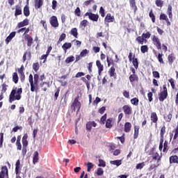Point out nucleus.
Listing matches in <instances>:
<instances>
[{
	"mask_svg": "<svg viewBox=\"0 0 178 178\" xmlns=\"http://www.w3.org/2000/svg\"><path fill=\"white\" fill-rule=\"evenodd\" d=\"M74 61V56H73L67 57L65 60V63H70Z\"/></svg>",
	"mask_w": 178,
	"mask_h": 178,
	"instance_id": "obj_45",
	"label": "nucleus"
},
{
	"mask_svg": "<svg viewBox=\"0 0 178 178\" xmlns=\"http://www.w3.org/2000/svg\"><path fill=\"white\" fill-rule=\"evenodd\" d=\"M44 5V0H35V9H40Z\"/></svg>",
	"mask_w": 178,
	"mask_h": 178,
	"instance_id": "obj_27",
	"label": "nucleus"
},
{
	"mask_svg": "<svg viewBox=\"0 0 178 178\" xmlns=\"http://www.w3.org/2000/svg\"><path fill=\"white\" fill-rule=\"evenodd\" d=\"M115 22V16L111 13H107L104 18V23L108 26L109 23H113Z\"/></svg>",
	"mask_w": 178,
	"mask_h": 178,
	"instance_id": "obj_8",
	"label": "nucleus"
},
{
	"mask_svg": "<svg viewBox=\"0 0 178 178\" xmlns=\"http://www.w3.org/2000/svg\"><path fill=\"white\" fill-rule=\"evenodd\" d=\"M3 145V133H0V148Z\"/></svg>",
	"mask_w": 178,
	"mask_h": 178,
	"instance_id": "obj_59",
	"label": "nucleus"
},
{
	"mask_svg": "<svg viewBox=\"0 0 178 178\" xmlns=\"http://www.w3.org/2000/svg\"><path fill=\"white\" fill-rule=\"evenodd\" d=\"M149 16L150 19H152V23H155V22H156L155 15L152 12V10H150V11L149 13Z\"/></svg>",
	"mask_w": 178,
	"mask_h": 178,
	"instance_id": "obj_41",
	"label": "nucleus"
},
{
	"mask_svg": "<svg viewBox=\"0 0 178 178\" xmlns=\"http://www.w3.org/2000/svg\"><path fill=\"white\" fill-rule=\"evenodd\" d=\"M24 15L26 17H29L30 16V7L28 5L24 7Z\"/></svg>",
	"mask_w": 178,
	"mask_h": 178,
	"instance_id": "obj_30",
	"label": "nucleus"
},
{
	"mask_svg": "<svg viewBox=\"0 0 178 178\" xmlns=\"http://www.w3.org/2000/svg\"><path fill=\"white\" fill-rule=\"evenodd\" d=\"M13 81L15 84H17V83H19V75H17V72H14L13 74Z\"/></svg>",
	"mask_w": 178,
	"mask_h": 178,
	"instance_id": "obj_35",
	"label": "nucleus"
},
{
	"mask_svg": "<svg viewBox=\"0 0 178 178\" xmlns=\"http://www.w3.org/2000/svg\"><path fill=\"white\" fill-rule=\"evenodd\" d=\"M168 59L169 63L170 64L173 63V60L175 59V55L173 54H169Z\"/></svg>",
	"mask_w": 178,
	"mask_h": 178,
	"instance_id": "obj_49",
	"label": "nucleus"
},
{
	"mask_svg": "<svg viewBox=\"0 0 178 178\" xmlns=\"http://www.w3.org/2000/svg\"><path fill=\"white\" fill-rule=\"evenodd\" d=\"M88 23V21H87V19H83L80 22V26L81 27H87Z\"/></svg>",
	"mask_w": 178,
	"mask_h": 178,
	"instance_id": "obj_54",
	"label": "nucleus"
},
{
	"mask_svg": "<svg viewBox=\"0 0 178 178\" xmlns=\"http://www.w3.org/2000/svg\"><path fill=\"white\" fill-rule=\"evenodd\" d=\"M49 23L51 27L54 29L59 27V22H58V17H56V16H51L49 19Z\"/></svg>",
	"mask_w": 178,
	"mask_h": 178,
	"instance_id": "obj_7",
	"label": "nucleus"
},
{
	"mask_svg": "<svg viewBox=\"0 0 178 178\" xmlns=\"http://www.w3.org/2000/svg\"><path fill=\"white\" fill-rule=\"evenodd\" d=\"M140 133V127L135 125L134 126V140L138 138V134Z\"/></svg>",
	"mask_w": 178,
	"mask_h": 178,
	"instance_id": "obj_23",
	"label": "nucleus"
},
{
	"mask_svg": "<svg viewBox=\"0 0 178 178\" xmlns=\"http://www.w3.org/2000/svg\"><path fill=\"white\" fill-rule=\"evenodd\" d=\"M166 98H168V88H166V85H163V91L159 93V101L163 102Z\"/></svg>",
	"mask_w": 178,
	"mask_h": 178,
	"instance_id": "obj_3",
	"label": "nucleus"
},
{
	"mask_svg": "<svg viewBox=\"0 0 178 178\" xmlns=\"http://www.w3.org/2000/svg\"><path fill=\"white\" fill-rule=\"evenodd\" d=\"M88 54V50H87V49H85L82 50V51L80 53V56L83 58L84 56H86Z\"/></svg>",
	"mask_w": 178,
	"mask_h": 178,
	"instance_id": "obj_56",
	"label": "nucleus"
},
{
	"mask_svg": "<svg viewBox=\"0 0 178 178\" xmlns=\"http://www.w3.org/2000/svg\"><path fill=\"white\" fill-rule=\"evenodd\" d=\"M42 91H47L49 88V82L43 81L40 84Z\"/></svg>",
	"mask_w": 178,
	"mask_h": 178,
	"instance_id": "obj_18",
	"label": "nucleus"
},
{
	"mask_svg": "<svg viewBox=\"0 0 178 178\" xmlns=\"http://www.w3.org/2000/svg\"><path fill=\"white\" fill-rule=\"evenodd\" d=\"M152 157L153 160L157 161V163H159V162H161L162 156H159V154L158 152H153L152 154Z\"/></svg>",
	"mask_w": 178,
	"mask_h": 178,
	"instance_id": "obj_16",
	"label": "nucleus"
},
{
	"mask_svg": "<svg viewBox=\"0 0 178 178\" xmlns=\"http://www.w3.org/2000/svg\"><path fill=\"white\" fill-rule=\"evenodd\" d=\"M74 15L78 17H80V16H81V10H80L79 7H77L74 10Z\"/></svg>",
	"mask_w": 178,
	"mask_h": 178,
	"instance_id": "obj_47",
	"label": "nucleus"
},
{
	"mask_svg": "<svg viewBox=\"0 0 178 178\" xmlns=\"http://www.w3.org/2000/svg\"><path fill=\"white\" fill-rule=\"evenodd\" d=\"M80 108H81V103L79 101V96H77L71 105V109L72 111H76V109L80 111Z\"/></svg>",
	"mask_w": 178,
	"mask_h": 178,
	"instance_id": "obj_4",
	"label": "nucleus"
},
{
	"mask_svg": "<svg viewBox=\"0 0 178 178\" xmlns=\"http://www.w3.org/2000/svg\"><path fill=\"white\" fill-rule=\"evenodd\" d=\"M33 70H35V72H38V69H40V63H34L33 64Z\"/></svg>",
	"mask_w": 178,
	"mask_h": 178,
	"instance_id": "obj_51",
	"label": "nucleus"
},
{
	"mask_svg": "<svg viewBox=\"0 0 178 178\" xmlns=\"http://www.w3.org/2000/svg\"><path fill=\"white\" fill-rule=\"evenodd\" d=\"M16 35V31L11 32L9 35L6 38V44L8 45L9 42L13 40L14 37Z\"/></svg>",
	"mask_w": 178,
	"mask_h": 178,
	"instance_id": "obj_14",
	"label": "nucleus"
},
{
	"mask_svg": "<svg viewBox=\"0 0 178 178\" xmlns=\"http://www.w3.org/2000/svg\"><path fill=\"white\" fill-rule=\"evenodd\" d=\"M129 5L131 8L134 9V12H137L138 8H137V4L136 3V0H129Z\"/></svg>",
	"mask_w": 178,
	"mask_h": 178,
	"instance_id": "obj_26",
	"label": "nucleus"
},
{
	"mask_svg": "<svg viewBox=\"0 0 178 178\" xmlns=\"http://www.w3.org/2000/svg\"><path fill=\"white\" fill-rule=\"evenodd\" d=\"M122 110L124 113V115H131V113H133L131 106L129 105H124V106H122Z\"/></svg>",
	"mask_w": 178,
	"mask_h": 178,
	"instance_id": "obj_11",
	"label": "nucleus"
},
{
	"mask_svg": "<svg viewBox=\"0 0 178 178\" xmlns=\"http://www.w3.org/2000/svg\"><path fill=\"white\" fill-rule=\"evenodd\" d=\"M170 163H178V156L174 155L170 156Z\"/></svg>",
	"mask_w": 178,
	"mask_h": 178,
	"instance_id": "obj_31",
	"label": "nucleus"
},
{
	"mask_svg": "<svg viewBox=\"0 0 178 178\" xmlns=\"http://www.w3.org/2000/svg\"><path fill=\"white\" fill-rule=\"evenodd\" d=\"M155 3L158 8H162L163 6V1L162 0H156Z\"/></svg>",
	"mask_w": 178,
	"mask_h": 178,
	"instance_id": "obj_44",
	"label": "nucleus"
},
{
	"mask_svg": "<svg viewBox=\"0 0 178 178\" xmlns=\"http://www.w3.org/2000/svg\"><path fill=\"white\" fill-rule=\"evenodd\" d=\"M152 41L153 44L156 46L157 49H162V44L161 43V40L158 36L153 35L152 38Z\"/></svg>",
	"mask_w": 178,
	"mask_h": 178,
	"instance_id": "obj_5",
	"label": "nucleus"
},
{
	"mask_svg": "<svg viewBox=\"0 0 178 178\" xmlns=\"http://www.w3.org/2000/svg\"><path fill=\"white\" fill-rule=\"evenodd\" d=\"M152 74H153V77H154V79H160V77H161V75L159 74L158 71H153Z\"/></svg>",
	"mask_w": 178,
	"mask_h": 178,
	"instance_id": "obj_58",
	"label": "nucleus"
},
{
	"mask_svg": "<svg viewBox=\"0 0 178 178\" xmlns=\"http://www.w3.org/2000/svg\"><path fill=\"white\" fill-rule=\"evenodd\" d=\"M98 166L99 167H102V168H105V166H106V163L105 162V161L102 160V159H99V164Z\"/></svg>",
	"mask_w": 178,
	"mask_h": 178,
	"instance_id": "obj_50",
	"label": "nucleus"
},
{
	"mask_svg": "<svg viewBox=\"0 0 178 178\" xmlns=\"http://www.w3.org/2000/svg\"><path fill=\"white\" fill-rule=\"evenodd\" d=\"M107 118L108 115L106 113L102 115V118H100V124H105V122H106Z\"/></svg>",
	"mask_w": 178,
	"mask_h": 178,
	"instance_id": "obj_38",
	"label": "nucleus"
},
{
	"mask_svg": "<svg viewBox=\"0 0 178 178\" xmlns=\"http://www.w3.org/2000/svg\"><path fill=\"white\" fill-rule=\"evenodd\" d=\"M96 65L98 69L99 76H101V74H102V72H104V65L101 63V61L99 60H97L96 61Z\"/></svg>",
	"mask_w": 178,
	"mask_h": 178,
	"instance_id": "obj_12",
	"label": "nucleus"
},
{
	"mask_svg": "<svg viewBox=\"0 0 178 178\" xmlns=\"http://www.w3.org/2000/svg\"><path fill=\"white\" fill-rule=\"evenodd\" d=\"M131 130V123L125 122L124 125V131L125 133H130Z\"/></svg>",
	"mask_w": 178,
	"mask_h": 178,
	"instance_id": "obj_20",
	"label": "nucleus"
},
{
	"mask_svg": "<svg viewBox=\"0 0 178 178\" xmlns=\"http://www.w3.org/2000/svg\"><path fill=\"white\" fill-rule=\"evenodd\" d=\"M65 38H66V33H62L60 35L58 42H62V41H63V40H65Z\"/></svg>",
	"mask_w": 178,
	"mask_h": 178,
	"instance_id": "obj_61",
	"label": "nucleus"
},
{
	"mask_svg": "<svg viewBox=\"0 0 178 178\" xmlns=\"http://www.w3.org/2000/svg\"><path fill=\"white\" fill-rule=\"evenodd\" d=\"M27 138H29V135L25 134L22 137V147H29V140H27Z\"/></svg>",
	"mask_w": 178,
	"mask_h": 178,
	"instance_id": "obj_17",
	"label": "nucleus"
},
{
	"mask_svg": "<svg viewBox=\"0 0 178 178\" xmlns=\"http://www.w3.org/2000/svg\"><path fill=\"white\" fill-rule=\"evenodd\" d=\"M33 45V37L27 39V47H31Z\"/></svg>",
	"mask_w": 178,
	"mask_h": 178,
	"instance_id": "obj_64",
	"label": "nucleus"
},
{
	"mask_svg": "<svg viewBox=\"0 0 178 178\" xmlns=\"http://www.w3.org/2000/svg\"><path fill=\"white\" fill-rule=\"evenodd\" d=\"M99 14L101 15L102 17H105V9H104V7H100L99 9Z\"/></svg>",
	"mask_w": 178,
	"mask_h": 178,
	"instance_id": "obj_63",
	"label": "nucleus"
},
{
	"mask_svg": "<svg viewBox=\"0 0 178 178\" xmlns=\"http://www.w3.org/2000/svg\"><path fill=\"white\" fill-rule=\"evenodd\" d=\"M81 81H83V83H84L88 88V90H90V83L88 80H87L86 77H81Z\"/></svg>",
	"mask_w": 178,
	"mask_h": 178,
	"instance_id": "obj_34",
	"label": "nucleus"
},
{
	"mask_svg": "<svg viewBox=\"0 0 178 178\" xmlns=\"http://www.w3.org/2000/svg\"><path fill=\"white\" fill-rule=\"evenodd\" d=\"M162 56H163V54L159 53L157 59H158L159 63H161L162 65H163L165 63V62L163 61V58H162Z\"/></svg>",
	"mask_w": 178,
	"mask_h": 178,
	"instance_id": "obj_40",
	"label": "nucleus"
},
{
	"mask_svg": "<svg viewBox=\"0 0 178 178\" xmlns=\"http://www.w3.org/2000/svg\"><path fill=\"white\" fill-rule=\"evenodd\" d=\"M39 159H40L39 154L36 151L33 153V165H35L36 163H38Z\"/></svg>",
	"mask_w": 178,
	"mask_h": 178,
	"instance_id": "obj_25",
	"label": "nucleus"
},
{
	"mask_svg": "<svg viewBox=\"0 0 178 178\" xmlns=\"http://www.w3.org/2000/svg\"><path fill=\"white\" fill-rule=\"evenodd\" d=\"M5 177L7 178L9 177V172L6 165L3 166L1 168V171L0 172V178H5Z\"/></svg>",
	"mask_w": 178,
	"mask_h": 178,
	"instance_id": "obj_9",
	"label": "nucleus"
},
{
	"mask_svg": "<svg viewBox=\"0 0 178 178\" xmlns=\"http://www.w3.org/2000/svg\"><path fill=\"white\" fill-rule=\"evenodd\" d=\"M59 92H60V88H58L55 90V94H54V101H56L58 99V97H59Z\"/></svg>",
	"mask_w": 178,
	"mask_h": 178,
	"instance_id": "obj_43",
	"label": "nucleus"
},
{
	"mask_svg": "<svg viewBox=\"0 0 178 178\" xmlns=\"http://www.w3.org/2000/svg\"><path fill=\"white\" fill-rule=\"evenodd\" d=\"M23 92V89L19 88H15L12 90L10 95H9V102L12 104V102L15 101H20L22 99V94Z\"/></svg>",
	"mask_w": 178,
	"mask_h": 178,
	"instance_id": "obj_1",
	"label": "nucleus"
},
{
	"mask_svg": "<svg viewBox=\"0 0 178 178\" xmlns=\"http://www.w3.org/2000/svg\"><path fill=\"white\" fill-rule=\"evenodd\" d=\"M86 16H88L90 20H91L92 22H98V19H99V15L92 13H85L83 17H86Z\"/></svg>",
	"mask_w": 178,
	"mask_h": 178,
	"instance_id": "obj_6",
	"label": "nucleus"
},
{
	"mask_svg": "<svg viewBox=\"0 0 178 178\" xmlns=\"http://www.w3.org/2000/svg\"><path fill=\"white\" fill-rule=\"evenodd\" d=\"M138 102H140V100L137 97H134V98L131 99V104L132 105H134L135 106H138Z\"/></svg>",
	"mask_w": 178,
	"mask_h": 178,
	"instance_id": "obj_37",
	"label": "nucleus"
},
{
	"mask_svg": "<svg viewBox=\"0 0 178 178\" xmlns=\"http://www.w3.org/2000/svg\"><path fill=\"white\" fill-rule=\"evenodd\" d=\"M132 63L135 69H138V59L136 58V56L133 57Z\"/></svg>",
	"mask_w": 178,
	"mask_h": 178,
	"instance_id": "obj_36",
	"label": "nucleus"
},
{
	"mask_svg": "<svg viewBox=\"0 0 178 178\" xmlns=\"http://www.w3.org/2000/svg\"><path fill=\"white\" fill-rule=\"evenodd\" d=\"M130 83H134L135 81H138V76L136 74H132L129 76Z\"/></svg>",
	"mask_w": 178,
	"mask_h": 178,
	"instance_id": "obj_28",
	"label": "nucleus"
},
{
	"mask_svg": "<svg viewBox=\"0 0 178 178\" xmlns=\"http://www.w3.org/2000/svg\"><path fill=\"white\" fill-rule=\"evenodd\" d=\"M96 174L97 176H102V175H104V169L99 168Z\"/></svg>",
	"mask_w": 178,
	"mask_h": 178,
	"instance_id": "obj_57",
	"label": "nucleus"
},
{
	"mask_svg": "<svg viewBox=\"0 0 178 178\" xmlns=\"http://www.w3.org/2000/svg\"><path fill=\"white\" fill-rule=\"evenodd\" d=\"M31 92H38V83H34L32 82L30 83Z\"/></svg>",
	"mask_w": 178,
	"mask_h": 178,
	"instance_id": "obj_19",
	"label": "nucleus"
},
{
	"mask_svg": "<svg viewBox=\"0 0 178 178\" xmlns=\"http://www.w3.org/2000/svg\"><path fill=\"white\" fill-rule=\"evenodd\" d=\"M142 37H143L144 40H147L151 37V33L149 32H147L145 33L142 34Z\"/></svg>",
	"mask_w": 178,
	"mask_h": 178,
	"instance_id": "obj_55",
	"label": "nucleus"
},
{
	"mask_svg": "<svg viewBox=\"0 0 178 178\" xmlns=\"http://www.w3.org/2000/svg\"><path fill=\"white\" fill-rule=\"evenodd\" d=\"M22 7L20 6H15V17H17V16H20L22 15Z\"/></svg>",
	"mask_w": 178,
	"mask_h": 178,
	"instance_id": "obj_24",
	"label": "nucleus"
},
{
	"mask_svg": "<svg viewBox=\"0 0 178 178\" xmlns=\"http://www.w3.org/2000/svg\"><path fill=\"white\" fill-rule=\"evenodd\" d=\"M29 20L26 18L22 22H20L17 24V27L18 29H22V27H25V26H29Z\"/></svg>",
	"mask_w": 178,
	"mask_h": 178,
	"instance_id": "obj_13",
	"label": "nucleus"
},
{
	"mask_svg": "<svg viewBox=\"0 0 178 178\" xmlns=\"http://www.w3.org/2000/svg\"><path fill=\"white\" fill-rule=\"evenodd\" d=\"M172 113L170 112V113L168 114L166 117H165V120L167 122H170L172 120Z\"/></svg>",
	"mask_w": 178,
	"mask_h": 178,
	"instance_id": "obj_53",
	"label": "nucleus"
},
{
	"mask_svg": "<svg viewBox=\"0 0 178 178\" xmlns=\"http://www.w3.org/2000/svg\"><path fill=\"white\" fill-rule=\"evenodd\" d=\"M71 35H73L75 38H77L79 36V32H77V29L76 28H73L71 29L70 31Z\"/></svg>",
	"mask_w": 178,
	"mask_h": 178,
	"instance_id": "obj_33",
	"label": "nucleus"
},
{
	"mask_svg": "<svg viewBox=\"0 0 178 178\" xmlns=\"http://www.w3.org/2000/svg\"><path fill=\"white\" fill-rule=\"evenodd\" d=\"M136 41H137V42L138 44H140V45H143L144 44V42L145 44H147V40H145L143 36L141 35V36H138L136 38Z\"/></svg>",
	"mask_w": 178,
	"mask_h": 178,
	"instance_id": "obj_21",
	"label": "nucleus"
},
{
	"mask_svg": "<svg viewBox=\"0 0 178 178\" xmlns=\"http://www.w3.org/2000/svg\"><path fill=\"white\" fill-rule=\"evenodd\" d=\"M140 51H141L142 54H145V52H148V46L147 45L141 46Z\"/></svg>",
	"mask_w": 178,
	"mask_h": 178,
	"instance_id": "obj_42",
	"label": "nucleus"
},
{
	"mask_svg": "<svg viewBox=\"0 0 178 178\" xmlns=\"http://www.w3.org/2000/svg\"><path fill=\"white\" fill-rule=\"evenodd\" d=\"M19 76L24 74V65H22L20 68L17 69Z\"/></svg>",
	"mask_w": 178,
	"mask_h": 178,
	"instance_id": "obj_46",
	"label": "nucleus"
},
{
	"mask_svg": "<svg viewBox=\"0 0 178 178\" xmlns=\"http://www.w3.org/2000/svg\"><path fill=\"white\" fill-rule=\"evenodd\" d=\"M70 48H72V43L70 42H65L62 46V49L65 52H67V49H70Z\"/></svg>",
	"mask_w": 178,
	"mask_h": 178,
	"instance_id": "obj_29",
	"label": "nucleus"
},
{
	"mask_svg": "<svg viewBox=\"0 0 178 178\" xmlns=\"http://www.w3.org/2000/svg\"><path fill=\"white\" fill-rule=\"evenodd\" d=\"M163 152H168L169 151V143L168 142V140H165L163 145Z\"/></svg>",
	"mask_w": 178,
	"mask_h": 178,
	"instance_id": "obj_32",
	"label": "nucleus"
},
{
	"mask_svg": "<svg viewBox=\"0 0 178 178\" xmlns=\"http://www.w3.org/2000/svg\"><path fill=\"white\" fill-rule=\"evenodd\" d=\"M113 118H108L106 121V129H112L113 127Z\"/></svg>",
	"mask_w": 178,
	"mask_h": 178,
	"instance_id": "obj_15",
	"label": "nucleus"
},
{
	"mask_svg": "<svg viewBox=\"0 0 178 178\" xmlns=\"http://www.w3.org/2000/svg\"><path fill=\"white\" fill-rule=\"evenodd\" d=\"M91 3H95V1L87 0V1H84L83 5H84V6H88L89 5H91Z\"/></svg>",
	"mask_w": 178,
	"mask_h": 178,
	"instance_id": "obj_52",
	"label": "nucleus"
},
{
	"mask_svg": "<svg viewBox=\"0 0 178 178\" xmlns=\"http://www.w3.org/2000/svg\"><path fill=\"white\" fill-rule=\"evenodd\" d=\"M175 135L173 137V140H177L178 138V125L177 126L176 129H174Z\"/></svg>",
	"mask_w": 178,
	"mask_h": 178,
	"instance_id": "obj_60",
	"label": "nucleus"
},
{
	"mask_svg": "<svg viewBox=\"0 0 178 178\" xmlns=\"http://www.w3.org/2000/svg\"><path fill=\"white\" fill-rule=\"evenodd\" d=\"M87 170L88 172H91V169H92V168H94V164H92V163H88L87 164Z\"/></svg>",
	"mask_w": 178,
	"mask_h": 178,
	"instance_id": "obj_62",
	"label": "nucleus"
},
{
	"mask_svg": "<svg viewBox=\"0 0 178 178\" xmlns=\"http://www.w3.org/2000/svg\"><path fill=\"white\" fill-rule=\"evenodd\" d=\"M115 72H116V69H115V67L112 66L108 71L110 77H114V79H116Z\"/></svg>",
	"mask_w": 178,
	"mask_h": 178,
	"instance_id": "obj_22",
	"label": "nucleus"
},
{
	"mask_svg": "<svg viewBox=\"0 0 178 178\" xmlns=\"http://www.w3.org/2000/svg\"><path fill=\"white\" fill-rule=\"evenodd\" d=\"M165 133H166V127L163 126L160 131V143L159 146V151H162L163 148V141L165 139Z\"/></svg>",
	"mask_w": 178,
	"mask_h": 178,
	"instance_id": "obj_2",
	"label": "nucleus"
},
{
	"mask_svg": "<svg viewBox=\"0 0 178 178\" xmlns=\"http://www.w3.org/2000/svg\"><path fill=\"white\" fill-rule=\"evenodd\" d=\"M106 62H107V63H108V67L111 66V65H114V63H113V59H112V58H109V56H106Z\"/></svg>",
	"mask_w": 178,
	"mask_h": 178,
	"instance_id": "obj_48",
	"label": "nucleus"
},
{
	"mask_svg": "<svg viewBox=\"0 0 178 178\" xmlns=\"http://www.w3.org/2000/svg\"><path fill=\"white\" fill-rule=\"evenodd\" d=\"M111 165H115V166H120L122 165V160H115L110 161Z\"/></svg>",
	"mask_w": 178,
	"mask_h": 178,
	"instance_id": "obj_39",
	"label": "nucleus"
},
{
	"mask_svg": "<svg viewBox=\"0 0 178 178\" xmlns=\"http://www.w3.org/2000/svg\"><path fill=\"white\" fill-rule=\"evenodd\" d=\"M150 120L152 123L155 124V127H158V115H156V112H153L151 113Z\"/></svg>",
	"mask_w": 178,
	"mask_h": 178,
	"instance_id": "obj_10",
	"label": "nucleus"
}]
</instances>
